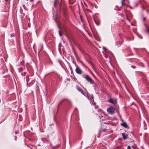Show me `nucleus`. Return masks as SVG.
<instances>
[{
	"label": "nucleus",
	"instance_id": "obj_23",
	"mask_svg": "<svg viewBox=\"0 0 149 149\" xmlns=\"http://www.w3.org/2000/svg\"><path fill=\"white\" fill-rule=\"evenodd\" d=\"M103 50L104 51H106L107 50L106 48V47H103Z\"/></svg>",
	"mask_w": 149,
	"mask_h": 149
},
{
	"label": "nucleus",
	"instance_id": "obj_26",
	"mask_svg": "<svg viewBox=\"0 0 149 149\" xmlns=\"http://www.w3.org/2000/svg\"><path fill=\"white\" fill-rule=\"evenodd\" d=\"M33 1H34V0H30V2H33Z\"/></svg>",
	"mask_w": 149,
	"mask_h": 149
},
{
	"label": "nucleus",
	"instance_id": "obj_29",
	"mask_svg": "<svg viewBox=\"0 0 149 149\" xmlns=\"http://www.w3.org/2000/svg\"><path fill=\"white\" fill-rule=\"evenodd\" d=\"M106 130V129H104L103 131H104V132H105V131Z\"/></svg>",
	"mask_w": 149,
	"mask_h": 149
},
{
	"label": "nucleus",
	"instance_id": "obj_8",
	"mask_svg": "<svg viewBox=\"0 0 149 149\" xmlns=\"http://www.w3.org/2000/svg\"><path fill=\"white\" fill-rule=\"evenodd\" d=\"M120 125L122 126H123V127H125V128H129V126L127 125V123L125 122H124L123 123H121Z\"/></svg>",
	"mask_w": 149,
	"mask_h": 149
},
{
	"label": "nucleus",
	"instance_id": "obj_12",
	"mask_svg": "<svg viewBox=\"0 0 149 149\" xmlns=\"http://www.w3.org/2000/svg\"><path fill=\"white\" fill-rule=\"evenodd\" d=\"M24 68V67H21L19 68L18 69L19 71V72H21L23 70V69Z\"/></svg>",
	"mask_w": 149,
	"mask_h": 149
},
{
	"label": "nucleus",
	"instance_id": "obj_13",
	"mask_svg": "<svg viewBox=\"0 0 149 149\" xmlns=\"http://www.w3.org/2000/svg\"><path fill=\"white\" fill-rule=\"evenodd\" d=\"M26 81L27 82V86H29V85H28V83L29 80V76L28 75L26 76Z\"/></svg>",
	"mask_w": 149,
	"mask_h": 149
},
{
	"label": "nucleus",
	"instance_id": "obj_27",
	"mask_svg": "<svg viewBox=\"0 0 149 149\" xmlns=\"http://www.w3.org/2000/svg\"><path fill=\"white\" fill-rule=\"evenodd\" d=\"M26 5L27 6H29V5L28 4V3H26Z\"/></svg>",
	"mask_w": 149,
	"mask_h": 149
},
{
	"label": "nucleus",
	"instance_id": "obj_20",
	"mask_svg": "<svg viewBox=\"0 0 149 149\" xmlns=\"http://www.w3.org/2000/svg\"><path fill=\"white\" fill-rule=\"evenodd\" d=\"M89 71L92 74V75L93 77H95V76L94 74L91 72V71L89 70Z\"/></svg>",
	"mask_w": 149,
	"mask_h": 149
},
{
	"label": "nucleus",
	"instance_id": "obj_16",
	"mask_svg": "<svg viewBox=\"0 0 149 149\" xmlns=\"http://www.w3.org/2000/svg\"><path fill=\"white\" fill-rule=\"evenodd\" d=\"M123 146V145H122L121 146H117L116 147V149H118L119 148H122V147Z\"/></svg>",
	"mask_w": 149,
	"mask_h": 149
},
{
	"label": "nucleus",
	"instance_id": "obj_2",
	"mask_svg": "<svg viewBox=\"0 0 149 149\" xmlns=\"http://www.w3.org/2000/svg\"><path fill=\"white\" fill-rule=\"evenodd\" d=\"M76 89L79 92H80L81 94L84 95L86 97H87V96H88L86 94V93H88V92L87 91V90L85 88V90L86 91V92H84L83 91V90L82 89L80 88L79 86H77L76 87ZM88 96H87L88 97Z\"/></svg>",
	"mask_w": 149,
	"mask_h": 149
},
{
	"label": "nucleus",
	"instance_id": "obj_6",
	"mask_svg": "<svg viewBox=\"0 0 149 149\" xmlns=\"http://www.w3.org/2000/svg\"><path fill=\"white\" fill-rule=\"evenodd\" d=\"M126 0H122L121 1V5L120 6L119 5H117L116 6V10H120L122 6L124 5V2Z\"/></svg>",
	"mask_w": 149,
	"mask_h": 149
},
{
	"label": "nucleus",
	"instance_id": "obj_15",
	"mask_svg": "<svg viewBox=\"0 0 149 149\" xmlns=\"http://www.w3.org/2000/svg\"><path fill=\"white\" fill-rule=\"evenodd\" d=\"M122 43V42L121 41L117 42H116V45H118V44H120V45H121Z\"/></svg>",
	"mask_w": 149,
	"mask_h": 149
},
{
	"label": "nucleus",
	"instance_id": "obj_28",
	"mask_svg": "<svg viewBox=\"0 0 149 149\" xmlns=\"http://www.w3.org/2000/svg\"><path fill=\"white\" fill-rule=\"evenodd\" d=\"M23 7H24V8L25 9H26V8H25V5H23Z\"/></svg>",
	"mask_w": 149,
	"mask_h": 149
},
{
	"label": "nucleus",
	"instance_id": "obj_30",
	"mask_svg": "<svg viewBox=\"0 0 149 149\" xmlns=\"http://www.w3.org/2000/svg\"><path fill=\"white\" fill-rule=\"evenodd\" d=\"M5 1L6 2H7L8 1H9V0H5Z\"/></svg>",
	"mask_w": 149,
	"mask_h": 149
},
{
	"label": "nucleus",
	"instance_id": "obj_38",
	"mask_svg": "<svg viewBox=\"0 0 149 149\" xmlns=\"http://www.w3.org/2000/svg\"><path fill=\"white\" fill-rule=\"evenodd\" d=\"M26 0L27 1H28L29 0Z\"/></svg>",
	"mask_w": 149,
	"mask_h": 149
},
{
	"label": "nucleus",
	"instance_id": "obj_18",
	"mask_svg": "<svg viewBox=\"0 0 149 149\" xmlns=\"http://www.w3.org/2000/svg\"><path fill=\"white\" fill-rule=\"evenodd\" d=\"M58 32H59V35L60 36H62V33H61V31L60 30Z\"/></svg>",
	"mask_w": 149,
	"mask_h": 149
},
{
	"label": "nucleus",
	"instance_id": "obj_1",
	"mask_svg": "<svg viewBox=\"0 0 149 149\" xmlns=\"http://www.w3.org/2000/svg\"><path fill=\"white\" fill-rule=\"evenodd\" d=\"M81 76L84 78L88 82H89L91 84H93L94 83V81L88 75L84 73Z\"/></svg>",
	"mask_w": 149,
	"mask_h": 149
},
{
	"label": "nucleus",
	"instance_id": "obj_4",
	"mask_svg": "<svg viewBox=\"0 0 149 149\" xmlns=\"http://www.w3.org/2000/svg\"><path fill=\"white\" fill-rule=\"evenodd\" d=\"M115 111V108L112 107H109L107 110V112L111 115H112L114 113Z\"/></svg>",
	"mask_w": 149,
	"mask_h": 149
},
{
	"label": "nucleus",
	"instance_id": "obj_35",
	"mask_svg": "<svg viewBox=\"0 0 149 149\" xmlns=\"http://www.w3.org/2000/svg\"><path fill=\"white\" fill-rule=\"evenodd\" d=\"M33 4H31V6H33Z\"/></svg>",
	"mask_w": 149,
	"mask_h": 149
},
{
	"label": "nucleus",
	"instance_id": "obj_32",
	"mask_svg": "<svg viewBox=\"0 0 149 149\" xmlns=\"http://www.w3.org/2000/svg\"><path fill=\"white\" fill-rule=\"evenodd\" d=\"M83 66H84V67H85L86 68H87V67L85 65H83Z\"/></svg>",
	"mask_w": 149,
	"mask_h": 149
},
{
	"label": "nucleus",
	"instance_id": "obj_21",
	"mask_svg": "<svg viewBox=\"0 0 149 149\" xmlns=\"http://www.w3.org/2000/svg\"><path fill=\"white\" fill-rule=\"evenodd\" d=\"M132 68L135 69L136 68V67L135 66L133 65L131 66V67Z\"/></svg>",
	"mask_w": 149,
	"mask_h": 149
},
{
	"label": "nucleus",
	"instance_id": "obj_37",
	"mask_svg": "<svg viewBox=\"0 0 149 149\" xmlns=\"http://www.w3.org/2000/svg\"><path fill=\"white\" fill-rule=\"evenodd\" d=\"M30 148L32 149V148L31 147H30Z\"/></svg>",
	"mask_w": 149,
	"mask_h": 149
},
{
	"label": "nucleus",
	"instance_id": "obj_31",
	"mask_svg": "<svg viewBox=\"0 0 149 149\" xmlns=\"http://www.w3.org/2000/svg\"><path fill=\"white\" fill-rule=\"evenodd\" d=\"M146 18H143V20H144V21H145V20H146Z\"/></svg>",
	"mask_w": 149,
	"mask_h": 149
},
{
	"label": "nucleus",
	"instance_id": "obj_17",
	"mask_svg": "<svg viewBox=\"0 0 149 149\" xmlns=\"http://www.w3.org/2000/svg\"><path fill=\"white\" fill-rule=\"evenodd\" d=\"M67 100V101H69V100L68 99H63L60 102V103H61L62 102H63V101L64 100Z\"/></svg>",
	"mask_w": 149,
	"mask_h": 149
},
{
	"label": "nucleus",
	"instance_id": "obj_33",
	"mask_svg": "<svg viewBox=\"0 0 149 149\" xmlns=\"http://www.w3.org/2000/svg\"><path fill=\"white\" fill-rule=\"evenodd\" d=\"M66 36L67 37V38H68V39L69 40V37L68 36Z\"/></svg>",
	"mask_w": 149,
	"mask_h": 149
},
{
	"label": "nucleus",
	"instance_id": "obj_14",
	"mask_svg": "<svg viewBox=\"0 0 149 149\" xmlns=\"http://www.w3.org/2000/svg\"><path fill=\"white\" fill-rule=\"evenodd\" d=\"M145 25L146 27L145 31L146 32L148 33H149V29L148 28L146 24H145Z\"/></svg>",
	"mask_w": 149,
	"mask_h": 149
},
{
	"label": "nucleus",
	"instance_id": "obj_24",
	"mask_svg": "<svg viewBox=\"0 0 149 149\" xmlns=\"http://www.w3.org/2000/svg\"><path fill=\"white\" fill-rule=\"evenodd\" d=\"M127 149H131V147L130 146H127Z\"/></svg>",
	"mask_w": 149,
	"mask_h": 149
},
{
	"label": "nucleus",
	"instance_id": "obj_36",
	"mask_svg": "<svg viewBox=\"0 0 149 149\" xmlns=\"http://www.w3.org/2000/svg\"><path fill=\"white\" fill-rule=\"evenodd\" d=\"M83 143V141H82L81 142V145Z\"/></svg>",
	"mask_w": 149,
	"mask_h": 149
},
{
	"label": "nucleus",
	"instance_id": "obj_11",
	"mask_svg": "<svg viewBox=\"0 0 149 149\" xmlns=\"http://www.w3.org/2000/svg\"><path fill=\"white\" fill-rule=\"evenodd\" d=\"M35 81V80H33V79L32 80L31 82H30L29 85V86H31L34 83Z\"/></svg>",
	"mask_w": 149,
	"mask_h": 149
},
{
	"label": "nucleus",
	"instance_id": "obj_25",
	"mask_svg": "<svg viewBox=\"0 0 149 149\" xmlns=\"http://www.w3.org/2000/svg\"><path fill=\"white\" fill-rule=\"evenodd\" d=\"M101 130H100V131H99V134H98V136H99V135H100V132H101Z\"/></svg>",
	"mask_w": 149,
	"mask_h": 149
},
{
	"label": "nucleus",
	"instance_id": "obj_22",
	"mask_svg": "<svg viewBox=\"0 0 149 149\" xmlns=\"http://www.w3.org/2000/svg\"><path fill=\"white\" fill-rule=\"evenodd\" d=\"M95 21V23L97 24V25H99L100 24V23L99 22H98V23H97L95 20H94Z\"/></svg>",
	"mask_w": 149,
	"mask_h": 149
},
{
	"label": "nucleus",
	"instance_id": "obj_5",
	"mask_svg": "<svg viewBox=\"0 0 149 149\" xmlns=\"http://www.w3.org/2000/svg\"><path fill=\"white\" fill-rule=\"evenodd\" d=\"M126 18L127 20L130 22L132 19L133 16L132 14L130 12H128L126 15Z\"/></svg>",
	"mask_w": 149,
	"mask_h": 149
},
{
	"label": "nucleus",
	"instance_id": "obj_3",
	"mask_svg": "<svg viewBox=\"0 0 149 149\" xmlns=\"http://www.w3.org/2000/svg\"><path fill=\"white\" fill-rule=\"evenodd\" d=\"M62 0H54V5L55 7H56L57 5H58L61 8V3Z\"/></svg>",
	"mask_w": 149,
	"mask_h": 149
},
{
	"label": "nucleus",
	"instance_id": "obj_34",
	"mask_svg": "<svg viewBox=\"0 0 149 149\" xmlns=\"http://www.w3.org/2000/svg\"><path fill=\"white\" fill-rule=\"evenodd\" d=\"M147 11L148 13H149V11Z\"/></svg>",
	"mask_w": 149,
	"mask_h": 149
},
{
	"label": "nucleus",
	"instance_id": "obj_10",
	"mask_svg": "<svg viewBox=\"0 0 149 149\" xmlns=\"http://www.w3.org/2000/svg\"><path fill=\"white\" fill-rule=\"evenodd\" d=\"M108 102L109 103L115 104L112 98H110L108 100Z\"/></svg>",
	"mask_w": 149,
	"mask_h": 149
},
{
	"label": "nucleus",
	"instance_id": "obj_19",
	"mask_svg": "<svg viewBox=\"0 0 149 149\" xmlns=\"http://www.w3.org/2000/svg\"><path fill=\"white\" fill-rule=\"evenodd\" d=\"M26 74V72H24L22 73L21 74L22 75L24 76Z\"/></svg>",
	"mask_w": 149,
	"mask_h": 149
},
{
	"label": "nucleus",
	"instance_id": "obj_7",
	"mask_svg": "<svg viewBox=\"0 0 149 149\" xmlns=\"http://www.w3.org/2000/svg\"><path fill=\"white\" fill-rule=\"evenodd\" d=\"M74 63L75 65L76 66V63ZM76 66V68L75 69V70L77 74H82V71L81 70V69H80V68L79 67H78L77 66Z\"/></svg>",
	"mask_w": 149,
	"mask_h": 149
},
{
	"label": "nucleus",
	"instance_id": "obj_9",
	"mask_svg": "<svg viewBox=\"0 0 149 149\" xmlns=\"http://www.w3.org/2000/svg\"><path fill=\"white\" fill-rule=\"evenodd\" d=\"M122 135L124 140H125L128 138V136L126 134L122 133Z\"/></svg>",
	"mask_w": 149,
	"mask_h": 149
}]
</instances>
